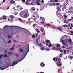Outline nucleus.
<instances>
[{
  "mask_svg": "<svg viewBox=\"0 0 73 73\" xmlns=\"http://www.w3.org/2000/svg\"><path fill=\"white\" fill-rule=\"evenodd\" d=\"M29 45L28 44L27 45V47L24 50V51L23 52V54L22 56H21V59H20L19 61L18 62H20V61H21L23 60L26 57L28 53L29 52Z\"/></svg>",
  "mask_w": 73,
  "mask_h": 73,
  "instance_id": "nucleus-1",
  "label": "nucleus"
},
{
  "mask_svg": "<svg viewBox=\"0 0 73 73\" xmlns=\"http://www.w3.org/2000/svg\"><path fill=\"white\" fill-rule=\"evenodd\" d=\"M20 16L23 18H27L29 16V13L27 11H23L20 13Z\"/></svg>",
  "mask_w": 73,
  "mask_h": 73,
  "instance_id": "nucleus-2",
  "label": "nucleus"
},
{
  "mask_svg": "<svg viewBox=\"0 0 73 73\" xmlns=\"http://www.w3.org/2000/svg\"><path fill=\"white\" fill-rule=\"evenodd\" d=\"M8 27H13L14 28V27H16V28H20V29H22L21 27L16 26H5L3 27V29L4 31L6 33H7V34H8V33H7V31H8Z\"/></svg>",
  "mask_w": 73,
  "mask_h": 73,
  "instance_id": "nucleus-3",
  "label": "nucleus"
},
{
  "mask_svg": "<svg viewBox=\"0 0 73 73\" xmlns=\"http://www.w3.org/2000/svg\"><path fill=\"white\" fill-rule=\"evenodd\" d=\"M64 36H62L60 39V41L65 46L67 47L68 46V44H67V43H64V40H63V38Z\"/></svg>",
  "mask_w": 73,
  "mask_h": 73,
  "instance_id": "nucleus-4",
  "label": "nucleus"
},
{
  "mask_svg": "<svg viewBox=\"0 0 73 73\" xmlns=\"http://www.w3.org/2000/svg\"><path fill=\"white\" fill-rule=\"evenodd\" d=\"M8 34L9 35L7 36L9 38H11L12 35L13 34V31H12V32L11 33V34H10V33H9Z\"/></svg>",
  "mask_w": 73,
  "mask_h": 73,
  "instance_id": "nucleus-5",
  "label": "nucleus"
},
{
  "mask_svg": "<svg viewBox=\"0 0 73 73\" xmlns=\"http://www.w3.org/2000/svg\"><path fill=\"white\" fill-rule=\"evenodd\" d=\"M18 62H17V61H14L12 65L11 66H14V65H16V64H18Z\"/></svg>",
  "mask_w": 73,
  "mask_h": 73,
  "instance_id": "nucleus-6",
  "label": "nucleus"
},
{
  "mask_svg": "<svg viewBox=\"0 0 73 73\" xmlns=\"http://www.w3.org/2000/svg\"><path fill=\"white\" fill-rule=\"evenodd\" d=\"M8 68V66H7L6 67H0V69L1 70H4V69H7V68Z\"/></svg>",
  "mask_w": 73,
  "mask_h": 73,
  "instance_id": "nucleus-7",
  "label": "nucleus"
},
{
  "mask_svg": "<svg viewBox=\"0 0 73 73\" xmlns=\"http://www.w3.org/2000/svg\"><path fill=\"white\" fill-rule=\"evenodd\" d=\"M63 42L66 44H68L69 42V40L66 39L65 40H64Z\"/></svg>",
  "mask_w": 73,
  "mask_h": 73,
  "instance_id": "nucleus-8",
  "label": "nucleus"
},
{
  "mask_svg": "<svg viewBox=\"0 0 73 73\" xmlns=\"http://www.w3.org/2000/svg\"><path fill=\"white\" fill-rule=\"evenodd\" d=\"M46 44L47 46H48V47H49V48H50V47L52 46V45L50 43H49L48 44V43H46Z\"/></svg>",
  "mask_w": 73,
  "mask_h": 73,
  "instance_id": "nucleus-9",
  "label": "nucleus"
},
{
  "mask_svg": "<svg viewBox=\"0 0 73 73\" xmlns=\"http://www.w3.org/2000/svg\"><path fill=\"white\" fill-rule=\"evenodd\" d=\"M36 3L37 5H41V3H40L38 1V0H37L36 1Z\"/></svg>",
  "mask_w": 73,
  "mask_h": 73,
  "instance_id": "nucleus-10",
  "label": "nucleus"
},
{
  "mask_svg": "<svg viewBox=\"0 0 73 73\" xmlns=\"http://www.w3.org/2000/svg\"><path fill=\"white\" fill-rule=\"evenodd\" d=\"M57 28L59 30V31H62V29L61 27H57Z\"/></svg>",
  "mask_w": 73,
  "mask_h": 73,
  "instance_id": "nucleus-11",
  "label": "nucleus"
},
{
  "mask_svg": "<svg viewBox=\"0 0 73 73\" xmlns=\"http://www.w3.org/2000/svg\"><path fill=\"white\" fill-rule=\"evenodd\" d=\"M15 3V1L13 0H11L10 1V4H13Z\"/></svg>",
  "mask_w": 73,
  "mask_h": 73,
  "instance_id": "nucleus-12",
  "label": "nucleus"
},
{
  "mask_svg": "<svg viewBox=\"0 0 73 73\" xmlns=\"http://www.w3.org/2000/svg\"><path fill=\"white\" fill-rule=\"evenodd\" d=\"M40 65L41 66H42V67H44V66H45V64L44 63H42Z\"/></svg>",
  "mask_w": 73,
  "mask_h": 73,
  "instance_id": "nucleus-13",
  "label": "nucleus"
},
{
  "mask_svg": "<svg viewBox=\"0 0 73 73\" xmlns=\"http://www.w3.org/2000/svg\"><path fill=\"white\" fill-rule=\"evenodd\" d=\"M68 42H69V43L70 44H72L73 43L72 40L70 39H68Z\"/></svg>",
  "mask_w": 73,
  "mask_h": 73,
  "instance_id": "nucleus-14",
  "label": "nucleus"
},
{
  "mask_svg": "<svg viewBox=\"0 0 73 73\" xmlns=\"http://www.w3.org/2000/svg\"><path fill=\"white\" fill-rule=\"evenodd\" d=\"M19 51L20 52H23V49L21 48L19 49Z\"/></svg>",
  "mask_w": 73,
  "mask_h": 73,
  "instance_id": "nucleus-15",
  "label": "nucleus"
},
{
  "mask_svg": "<svg viewBox=\"0 0 73 73\" xmlns=\"http://www.w3.org/2000/svg\"><path fill=\"white\" fill-rule=\"evenodd\" d=\"M63 22L64 23H65L66 24H68V23L67 20H64Z\"/></svg>",
  "mask_w": 73,
  "mask_h": 73,
  "instance_id": "nucleus-16",
  "label": "nucleus"
},
{
  "mask_svg": "<svg viewBox=\"0 0 73 73\" xmlns=\"http://www.w3.org/2000/svg\"><path fill=\"white\" fill-rule=\"evenodd\" d=\"M30 11H35V9L33 8H32L31 9Z\"/></svg>",
  "mask_w": 73,
  "mask_h": 73,
  "instance_id": "nucleus-17",
  "label": "nucleus"
},
{
  "mask_svg": "<svg viewBox=\"0 0 73 73\" xmlns=\"http://www.w3.org/2000/svg\"><path fill=\"white\" fill-rule=\"evenodd\" d=\"M13 52H9L8 54L9 55H12L13 54Z\"/></svg>",
  "mask_w": 73,
  "mask_h": 73,
  "instance_id": "nucleus-18",
  "label": "nucleus"
},
{
  "mask_svg": "<svg viewBox=\"0 0 73 73\" xmlns=\"http://www.w3.org/2000/svg\"><path fill=\"white\" fill-rule=\"evenodd\" d=\"M60 62H61V59L59 58L57 62L58 64L59 63H60Z\"/></svg>",
  "mask_w": 73,
  "mask_h": 73,
  "instance_id": "nucleus-19",
  "label": "nucleus"
},
{
  "mask_svg": "<svg viewBox=\"0 0 73 73\" xmlns=\"http://www.w3.org/2000/svg\"><path fill=\"white\" fill-rule=\"evenodd\" d=\"M10 50H11V51H13L14 50V48L13 47H12L11 48H10L9 49Z\"/></svg>",
  "mask_w": 73,
  "mask_h": 73,
  "instance_id": "nucleus-20",
  "label": "nucleus"
},
{
  "mask_svg": "<svg viewBox=\"0 0 73 73\" xmlns=\"http://www.w3.org/2000/svg\"><path fill=\"white\" fill-rule=\"evenodd\" d=\"M68 58L70 60H72L73 59V56H70Z\"/></svg>",
  "mask_w": 73,
  "mask_h": 73,
  "instance_id": "nucleus-21",
  "label": "nucleus"
},
{
  "mask_svg": "<svg viewBox=\"0 0 73 73\" xmlns=\"http://www.w3.org/2000/svg\"><path fill=\"white\" fill-rule=\"evenodd\" d=\"M10 17L11 19H13L14 17V16L12 15H11L10 16Z\"/></svg>",
  "mask_w": 73,
  "mask_h": 73,
  "instance_id": "nucleus-22",
  "label": "nucleus"
},
{
  "mask_svg": "<svg viewBox=\"0 0 73 73\" xmlns=\"http://www.w3.org/2000/svg\"><path fill=\"white\" fill-rule=\"evenodd\" d=\"M41 50H45V48L44 47H42L41 48Z\"/></svg>",
  "mask_w": 73,
  "mask_h": 73,
  "instance_id": "nucleus-23",
  "label": "nucleus"
},
{
  "mask_svg": "<svg viewBox=\"0 0 73 73\" xmlns=\"http://www.w3.org/2000/svg\"><path fill=\"white\" fill-rule=\"evenodd\" d=\"M25 4H26V5H29V3L27 1L25 2Z\"/></svg>",
  "mask_w": 73,
  "mask_h": 73,
  "instance_id": "nucleus-24",
  "label": "nucleus"
},
{
  "mask_svg": "<svg viewBox=\"0 0 73 73\" xmlns=\"http://www.w3.org/2000/svg\"><path fill=\"white\" fill-rule=\"evenodd\" d=\"M57 48H60V45L59 44H58L56 45Z\"/></svg>",
  "mask_w": 73,
  "mask_h": 73,
  "instance_id": "nucleus-25",
  "label": "nucleus"
},
{
  "mask_svg": "<svg viewBox=\"0 0 73 73\" xmlns=\"http://www.w3.org/2000/svg\"><path fill=\"white\" fill-rule=\"evenodd\" d=\"M32 37L33 38H34L36 37V36L35 35H32Z\"/></svg>",
  "mask_w": 73,
  "mask_h": 73,
  "instance_id": "nucleus-26",
  "label": "nucleus"
},
{
  "mask_svg": "<svg viewBox=\"0 0 73 73\" xmlns=\"http://www.w3.org/2000/svg\"><path fill=\"white\" fill-rule=\"evenodd\" d=\"M46 42L47 43H49V42H50V41L49 40H46Z\"/></svg>",
  "mask_w": 73,
  "mask_h": 73,
  "instance_id": "nucleus-27",
  "label": "nucleus"
},
{
  "mask_svg": "<svg viewBox=\"0 0 73 73\" xmlns=\"http://www.w3.org/2000/svg\"><path fill=\"white\" fill-rule=\"evenodd\" d=\"M57 10H58V11H60L61 9L59 7H57L56 8Z\"/></svg>",
  "mask_w": 73,
  "mask_h": 73,
  "instance_id": "nucleus-28",
  "label": "nucleus"
},
{
  "mask_svg": "<svg viewBox=\"0 0 73 73\" xmlns=\"http://www.w3.org/2000/svg\"><path fill=\"white\" fill-rule=\"evenodd\" d=\"M36 31L37 32V33H40V31L38 29H36Z\"/></svg>",
  "mask_w": 73,
  "mask_h": 73,
  "instance_id": "nucleus-29",
  "label": "nucleus"
},
{
  "mask_svg": "<svg viewBox=\"0 0 73 73\" xmlns=\"http://www.w3.org/2000/svg\"><path fill=\"white\" fill-rule=\"evenodd\" d=\"M45 50L46 51H49V50H50V49L49 48H47L45 49Z\"/></svg>",
  "mask_w": 73,
  "mask_h": 73,
  "instance_id": "nucleus-30",
  "label": "nucleus"
},
{
  "mask_svg": "<svg viewBox=\"0 0 73 73\" xmlns=\"http://www.w3.org/2000/svg\"><path fill=\"white\" fill-rule=\"evenodd\" d=\"M72 48H73L72 46H71V47H69L67 49V50H68V49H72Z\"/></svg>",
  "mask_w": 73,
  "mask_h": 73,
  "instance_id": "nucleus-31",
  "label": "nucleus"
},
{
  "mask_svg": "<svg viewBox=\"0 0 73 73\" xmlns=\"http://www.w3.org/2000/svg\"><path fill=\"white\" fill-rule=\"evenodd\" d=\"M3 57H8V55L7 54H5L3 56Z\"/></svg>",
  "mask_w": 73,
  "mask_h": 73,
  "instance_id": "nucleus-32",
  "label": "nucleus"
},
{
  "mask_svg": "<svg viewBox=\"0 0 73 73\" xmlns=\"http://www.w3.org/2000/svg\"><path fill=\"white\" fill-rule=\"evenodd\" d=\"M55 0H50V1L52 3H53V2H55Z\"/></svg>",
  "mask_w": 73,
  "mask_h": 73,
  "instance_id": "nucleus-33",
  "label": "nucleus"
},
{
  "mask_svg": "<svg viewBox=\"0 0 73 73\" xmlns=\"http://www.w3.org/2000/svg\"><path fill=\"white\" fill-rule=\"evenodd\" d=\"M13 42H14V43H16V40H13Z\"/></svg>",
  "mask_w": 73,
  "mask_h": 73,
  "instance_id": "nucleus-34",
  "label": "nucleus"
},
{
  "mask_svg": "<svg viewBox=\"0 0 73 73\" xmlns=\"http://www.w3.org/2000/svg\"><path fill=\"white\" fill-rule=\"evenodd\" d=\"M55 2L56 3H58L59 2V1L58 0H55Z\"/></svg>",
  "mask_w": 73,
  "mask_h": 73,
  "instance_id": "nucleus-35",
  "label": "nucleus"
},
{
  "mask_svg": "<svg viewBox=\"0 0 73 73\" xmlns=\"http://www.w3.org/2000/svg\"><path fill=\"white\" fill-rule=\"evenodd\" d=\"M39 46H42V44H41V43H40L39 44Z\"/></svg>",
  "mask_w": 73,
  "mask_h": 73,
  "instance_id": "nucleus-36",
  "label": "nucleus"
},
{
  "mask_svg": "<svg viewBox=\"0 0 73 73\" xmlns=\"http://www.w3.org/2000/svg\"><path fill=\"white\" fill-rule=\"evenodd\" d=\"M64 17H65V18H66V17H68L67 16H66V15H64Z\"/></svg>",
  "mask_w": 73,
  "mask_h": 73,
  "instance_id": "nucleus-37",
  "label": "nucleus"
},
{
  "mask_svg": "<svg viewBox=\"0 0 73 73\" xmlns=\"http://www.w3.org/2000/svg\"><path fill=\"white\" fill-rule=\"evenodd\" d=\"M3 19H4V20H5V19H6V17L5 16L3 17Z\"/></svg>",
  "mask_w": 73,
  "mask_h": 73,
  "instance_id": "nucleus-38",
  "label": "nucleus"
},
{
  "mask_svg": "<svg viewBox=\"0 0 73 73\" xmlns=\"http://www.w3.org/2000/svg\"><path fill=\"white\" fill-rule=\"evenodd\" d=\"M57 50H61V49L60 48H57Z\"/></svg>",
  "mask_w": 73,
  "mask_h": 73,
  "instance_id": "nucleus-39",
  "label": "nucleus"
},
{
  "mask_svg": "<svg viewBox=\"0 0 73 73\" xmlns=\"http://www.w3.org/2000/svg\"><path fill=\"white\" fill-rule=\"evenodd\" d=\"M36 44H38V39H36Z\"/></svg>",
  "mask_w": 73,
  "mask_h": 73,
  "instance_id": "nucleus-40",
  "label": "nucleus"
},
{
  "mask_svg": "<svg viewBox=\"0 0 73 73\" xmlns=\"http://www.w3.org/2000/svg\"><path fill=\"white\" fill-rule=\"evenodd\" d=\"M63 27H67V25H63Z\"/></svg>",
  "mask_w": 73,
  "mask_h": 73,
  "instance_id": "nucleus-41",
  "label": "nucleus"
},
{
  "mask_svg": "<svg viewBox=\"0 0 73 73\" xmlns=\"http://www.w3.org/2000/svg\"><path fill=\"white\" fill-rule=\"evenodd\" d=\"M58 65H59V66H61V65H62V64H61V63H58Z\"/></svg>",
  "mask_w": 73,
  "mask_h": 73,
  "instance_id": "nucleus-42",
  "label": "nucleus"
},
{
  "mask_svg": "<svg viewBox=\"0 0 73 73\" xmlns=\"http://www.w3.org/2000/svg\"><path fill=\"white\" fill-rule=\"evenodd\" d=\"M64 54H66V50H64Z\"/></svg>",
  "mask_w": 73,
  "mask_h": 73,
  "instance_id": "nucleus-43",
  "label": "nucleus"
},
{
  "mask_svg": "<svg viewBox=\"0 0 73 73\" xmlns=\"http://www.w3.org/2000/svg\"><path fill=\"white\" fill-rule=\"evenodd\" d=\"M62 54H60V57H62Z\"/></svg>",
  "mask_w": 73,
  "mask_h": 73,
  "instance_id": "nucleus-44",
  "label": "nucleus"
},
{
  "mask_svg": "<svg viewBox=\"0 0 73 73\" xmlns=\"http://www.w3.org/2000/svg\"><path fill=\"white\" fill-rule=\"evenodd\" d=\"M64 52V51L62 50H60V52H61V53H62V52Z\"/></svg>",
  "mask_w": 73,
  "mask_h": 73,
  "instance_id": "nucleus-45",
  "label": "nucleus"
},
{
  "mask_svg": "<svg viewBox=\"0 0 73 73\" xmlns=\"http://www.w3.org/2000/svg\"><path fill=\"white\" fill-rule=\"evenodd\" d=\"M50 6H53L52 3L49 4Z\"/></svg>",
  "mask_w": 73,
  "mask_h": 73,
  "instance_id": "nucleus-46",
  "label": "nucleus"
},
{
  "mask_svg": "<svg viewBox=\"0 0 73 73\" xmlns=\"http://www.w3.org/2000/svg\"><path fill=\"white\" fill-rule=\"evenodd\" d=\"M53 60L54 61H56V58H54Z\"/></svg>",
  "mask_w": 73,
  "mask_h": 73,
  "instance_id": "nucleus-47",
  "label": "nucleus"
},
{
  "mask_svg": "<svg viewBox=\"0 0 73 73\" xmlns=\"http://www.w3.org/2000/svg\"><path fill=\"white\" fill-rule=\"evenodd\" d=\"M7 52H8V51H7V50H6L4 52L5 53H7Z\"/></svg>",
  "mask_w": 73,
  "mask_h": 73,
  "instance_id": "nucleus-48",
  "label": "nucleus"
},
{
  "mask_svg": "<svg viewBox=\"0 0 73 73\" xmlns=\"http://www.w3.org/2000/svg\"><path fill=\"white\" fill-rule=\"evenodd\" d=\"M22 1L23 3H25V0H22Z\"/></svg>",
  "mask_w": 73,
  "mask_h": 73,
  "instance_id": "nucleus-49",
  "label": "nucleus"
},
{
  "mask_svg": "<svg viewBox=\"0 0 73 73\" xmlns=\"http://www.w3.org/2000/svg\"><path fill=\"white\" fill-rule=\"evenodd\" d=\"M52 5H55V4H56V3H52Z\"/></svg>",
  "mask_w": 73,
  "mask_h": 73,
  "instance_id": "nucleus-50",
  "label": "nucleus"
},
{
  "mask_svg": "<svg viewBox=\"0 0 73 73\" xmlns=\"http://www.w3.org/2000/svg\"><path fill=\"white\" fill-rule=\"evenodd\" d=\"M9 41L8 42V43H11V41L10 40H9Z\"/></svg>",
  "mask_w": 73,
  "mask_h": 73,
  "instance_id": "nucleus-51",
  "label": "nucleus"
},
{
  "mask_svg": "<svg viewBox=\"0 0 73 73\" xmlns=\"http://www.w3.org/2000/svg\"><path fill=\"white\" fill-rule=\"evenodd\" d=\"M36 36H38V33H36Z\"/></svg>",
  "mask_w": 73,
  "mask_h": 73,
  "instance_id": "nucleus-52",
  "label": "nucleus"
},
{
  "mask_svg": "<svg viewBox=\"0 0 73 73\" xmlns=\"http://www.w3.org/2000/svg\"><path fill=\"white\" fill-rule=\"evenodd\" d=\"M15 45L13 44L12 46V48H14V47H15Z\"/></svg>",
  "mask_w": 73,
  "mask_h": 73,
  "instance_id": "nucleus-53",
  "label": "nucleus"
},
{
  "mask_svg": "<svg viewBox=\"0 0 73 73\" xmlns=\"http://www.w3.org/2000/svg\"><path fill=\"white\" fill-rule=\"evenodd\" d=\"M16 38H19V36H17Z\"/></svg>",
  "mask_w": 73,
  "mask_h": 73,
  "instance_id": "nucleus-54",
  "label": "nucleus"
},
{
  "mask_svg": "<svg viewBox=\"0 0 73 73\" xmlns=\"http://www.w3.org/2000/svg\"><path fill=\"white\" fill-rule=\"evenodd\" d=\"M58 60V58H56V61H57Z\"/></svg>",
  "mask_w": 73,
  "mask_h": 73,
  "instance_id": "nucleus-55",
  "label": "nucleus"
},
{
  "mask_svg": "<svg viewBox=\"0 0 73 73\" xmlns=\"http://www.w3.org/2000/svg\"><path fill=\"white\" fill-rule=\"evenodd\" d=\"M16 55L17 56V57H19V54H16Z\"/></svg>",
  "mask_w": 73,
  "mask_h": 73,
  "instance_id": "nucleus-56",
  "label": "nucleus"
},
{
  "mask_svg": "<svg viewBox=\"0 0 73 73\" xmlns=\"http://www.w3.org/2000/svg\"><path fill=\"white\" fill-rule=\"evenodd\" d=\"M2 56H3V55H0V59L2 57Z\"/></svg>",
  "mask_w": 73,
  "mask_h": 73,
  "instance_id": "nucleus-57",
  "label": "nucleus"
},
{
  "mask_svg": "<svg viewBox=\"0 0 73 73\" xmlns=\"http://www.w3.org/2000/svg\"><path fill=\"white\" fill-rule=\"evenodd\" d=\"M41 24H44V23H45V22H41Z\"/></svg>",
  "mask_w": 73,
  "mask_h": 73,
  "instance_id": "nucleus-58",
  "label": "nucleus"
},
{
  "mask_svg": "<svg viewBox=\"0 0 73 73\" xmlns=\"http://www.w3.org/2000/svg\"><path fill=\"white\" fill-rule=\"evenodd\" d=\"M55 49V47H53V49H52V50H54V49Z\"/></svg>",
  "mask_w": 73,
  "mask_h": 73,
  "instance_id": "nucleus-59",
  "label": "nucleus"
},
{
  "mask_svg": "<svg viewBox=\"0 0 73 73\" xmlns=\"http://www.w3.org/2000/svg\"><path fill=\"white\" fill-rule=\"evenodd\" d=\"M20 6L19 5H18V6H16V7H17V8H20Z\"/></svg>",
  "mask_w": 73,
  "mask_h": 73,
  "instance_id": "nucleus-60",
  "label": "nucleus"
},
{
  "mask_svg": "<svg viewBox=\"0 0 73 73\" xmlns=\"http://www.w3.org/2000/svg\"><path fill=\"white\" fill-rule=\"evenodd\" d=\"M45 18H42L43 21H45Z\"/></svg>",
  "mask_w": 73,
  "mask_h": 73,
  "instance_id": "nucleus-61",
  "label": "nucleus"
},
{
  "mask_svg": "<svg viewBox=\"0 0 73 73\" xmlns=\"http://www.w3.org/2000/svg\"><path fill=\"white\" fill-rule=\"evenodd\" d=\"M40 30H41V32H43V29H40Z\"/></svg>",
  "mask_w": 73,
  "mask_h": 73,
  "instance_id": "nucleus-62",
  "label": "nucleus"
},
{
  "mask_svg": "<svg viewBox=\"0 0 73 73\" xmlns=\"http://www.w3.org/2000/svg\"><path fill=\"white\" fill-rule=\"evenodd\" d=\"M56 5H60V4H59L58 3H57Z\"/></svg>",
  "mask_w": 73,
  "mask_h": 73,
  "instance_id": "nucleus-63",
  "label": "nucleus"
},
{
  "mask_svg": "<svg viewBox=\"0 0 73 73\" xmlns=\"http://www.w3.org/2000/svg\"><path fill=\"white\" fill-rule=\"evenodd\" d=\"M71 27H73V24H71Z\"/></svg>",
  "mask_w": 73,
  "mask_h": 73,
  "instance_id": "nucleus-64",
  "label": "nucleus"
}]
</instances>
